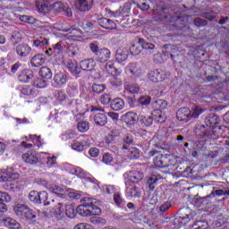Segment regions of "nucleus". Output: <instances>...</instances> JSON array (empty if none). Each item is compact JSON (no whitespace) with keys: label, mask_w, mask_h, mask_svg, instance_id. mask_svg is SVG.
<instances>
[{"label":"nucleus","mask_w":229,"mask_h":229,"mask_svg":"<svg viewBox=\"0 0 229 229\" xmlns=\"http://www.w3.org/2000/svg\"><path fill=\"white\" fill-rule=\"evenodd\" d=\"M77 214L83 217H89V216H99L101 214V208L96 206L95 199H84V203L77 207Z\"/></svg>","instance_id":"1"},{"label":"nucleus","mask_w":229,"mask_h":229,"mask_svg":"<svg viewBox=\"0 0 229 229\" xmlns=\"http://www.w3.org/2000/svg\"><path fill=\"white\" fill-rule=\"evenodd\" d=\"M154 157V164L156 167H169L171 165V155L165 154V156L162 155L160 150L152 149L148 152V158Z\"/></svg>","instance_id":"2"},{"label":"nucleus","mask_w":229,"mask_h":229,"mask_svg":"<svg viewBox=\"0 0 229 229\" xmlns=\"http://www.w3.org/2000/svg\"><path fill=\"white\" fill-rule=\"evenodd\" d=\"M173 9L171 7L164 6H157V10H154L153 14L157 15L158 13V19L160 21H164V22H168L171 24L173 22Z\"/></svg>","instance_id":"3"},{"label":"nucleus","mask_w":229,"mask_h":229,"mask_svg":"<svg viewBox=\"0 0 229 229\" xmlns=\"http://www.w3.org/2000/svg\"><path fill=\"white\" fill-rule=\"evenodd\" d=\"M126 185V196L128 198H140L142 196V188L135 185L134 183L130 184V181L125 182Z\"/></svg>","instance_id":"4"},{"label":"nucleus","mask_w":229,"mask_h":229,"mask_svg":"<svg viewBox=\"0 0 229 229\" xmlns=\"http://www.w3.org/2000/svg\"><path fill=\"white\" fill-rule=\"evenodd\" d=\"M148 76V80L150 81H153V83H160L165 79V74L164 73V71L158 69L150 71Z\"/></svg>","instance_id":"5"},{"label":"nucleus","mask_w":229,"mask_h":229,"mask_svg":"<svg viewBox=\"0 0 229 229\" xmlns=\"http://www.w3.org/2000/svg\"><path fill=\"white\" fill-rule=\"evenodd\" d=\"M69 77L65 72H57L54 76V83L58 89L64 87L67 83Z\"/></svg>","instance_id":"6"},{"label":"nucleus","mask_w":229,"mask_h":229,"mask_svg":"<svg viewBox=\"0 0 229 229\" xmlns=\"http://www.w3.org/2000/svg\"><path fill=\"white\" fill-rule=\"evenodd\" d=\"M179 218L177 219V223L181 225V226H183L187 225L192 219V214L191 213V210L189 209H180L179 210Z\"/></svg>","instance_id":"7"},{"label":"nucleus","mask_w":229,"mask_h":229,"mask_svg":"<svg viewBox=\"0 0 229 229\" xmlns=\"http://www.w3.org/2000/svg\"><path fill=\"white\" fill-rule=\"evenodd\" d=\"M54 7L58 13H63L66 17H72V11L67 4H64L62 2H56L54 4Z\"/></svg>","instance_id":"8"},{"label":"nucleus","mask_w":229,"mask_h":229,"mask_svg":"<svg viewBox=\"0 0 229 229\" xmlns=\"http://www.w3.org/2000/svg\"><path fill=\"white\" fill-rule=\"evenodd\" d=\"M23 162L26 164H30V165H34L38 163V157H37V152L30 150L22 155Z\"/></svg>","instance_id":"9"},{"label":"nucleus","mask_w":229,"mask_h":229,"mask_svg":"<svg viewBox=\"0 0 229 229\" xmlns=\"http://www.w3.org/2000/svg\"><path fill=\"white\" fill-rule=\"evenodd\" d=\"M122 121L129 124V126H133V124H137V121H139V116L134 112H127L122 116Z\"/></svg>","instance_id":"10"},{"label":"nucleus","mask_w":229,"mask_h":229,"mask_svg":"<svg viewBox=\"0 0 229 229\" xmlns=\"http://www.w3.org/2000/svg\"><path fill=\"white\" fill-rule=\"evenodd\" d=\"M16 53L20 58H26L31 53V47L26 44H20L16 47Z\"/></svg>","instance_id":"11"},{"label":"nucleus","mask_w":229,"mask_h":229,"mask_svg":"<svg viewBox=\"0 0 229 229\" xmlns=\"http://www.w3.org/2000/svg\"><path fill=\"white\" fill-rule=\"evenodd\" d=\"M111 52L106 47L100 48L98 55L95 57L97 62L100 64H105L110 59Z\"/></svg>","instance_id":"12"},{"label":"nucleus","mask_w":229,"mask_h":229,"mask_svg":"<svg viewBox=\"0 0 229 229\" xmlns=\"http://www.w3.org/2000/svg\"><path fill=\"white\" fill-rule=\"evenodd\" d=\"M43 1L44 2L38 1L36 3V7L39 13H43L44 15H46L47 13H49V11L51 10L49 2H51L53 0H43Z\"/></svg>","instance_id":"13"},{"label":"nucleus","mask_w":229,"mask_h":229,"mask_svg":"<svg viewBox=\"0 0 229 229\" xmlns=\"http://www.w3.org/2000/svg\"><path fill=\"white\" fill-rule=\"evenodd\" d=\"M176 117L178 121H189L191 119V109L189 107H181L177 110Z\"/></svg>","instance_id":"14"},{"label":"nucleus","mask_w":229,"mask_h":229,"mask_svg":"<svg viewBox=\"0 0 229 229\" xmlns=\"http://www.w3.org/2000/svg\"><path fill=\"white\" fill-rule=\"evenodd\" d=\"M128 55H130V53L128 52V48L126 47L118 48L115 54L116 62H118V64H123L125 60H128Z\"/></svg>","instance_id":"15"},{"label":"nucleus","mask_w":229,"mask_h":229,"mask_svg":"<svg viewBox=\"0 0 229 229\" xmlns=\"http://www.w3.org/2000/svg\"><path fill=\"white\" fill-rule=\"evenodd\" d=\"M98 24L105 30H116L117 29V23L115 21L107 19V18H100L98 19Z\"/></svg>","instance_id":"16"},{"label":"nucleus","mask_w":229,"mask_h":229,"mask_svg":"<svg viewBox=\"0 0 229 229\" xmlns=\"http://www.w3.org/2000/svg\"><path fill=\"white\" fill-rule=\"evenodd\" d=\"M75 7L80 12H87L92 8V0H75Z\"/></svg>","instance_id":"17"},{"label":"nucleus","mask_w":229,"mask_h":229,"mask_svg":"<svg viewBox=\"0 0 229 229\" xmlns=\"http://www.w3.org/2000/svg\"><path fill=\"white\" fill-rule=\"evenodd\" d=\"M12 200L10 194L0 191V209L2 212H8V208L5 203H9Z\"/></svg>","instance_id":"18"},{"label":"nucleus","mask_w":229,"mask_h":229,"mask_svg":"<svg viewBox=\"0 0 229 229\" xmlns=\"http://www.w3.org/2000/svg\"><path fill=\"white\" fill-rule=\"evenodd\" d=\"M64 47H62V42H58L55 45L53 48V56L56 58L58 56V64H62L64 62Z\"/></svg>","instance_id":"19"},{"label":"nucleus","mask_w":229,"mask_h":229,"mask_svg":"<svg viewBox=\"0 0 229 229\" xmlns=\"http://www.w3.org/2000/svg\"><path fill=\"white\" fill-rule=\"evenodd\" d=\"M3 223L8 229H21L22 228V226H21V224L17 220L13 219L12 217L3 218Z\"/></svg>","instance_id":"20"},{"label":"nucleus","mask_w":229,"mask_h":229,"mask_svg":"<svg viewBox=\"0 0 229 229\" xmlns=\"http://www.w3.org/2000/svg\"><path fill=\"white\" fill-rule=\"evenodd\" d=\"M80 65L82 71H87V72L94 71V68L96 67V61H94V59L92 58H89L81 61L80 63Z\"/></svg>","instance_id":"21"},{"label":"nucleus","mask_w":229,"mask_h":229,"mask_svg":"<svg viewBox=\"0 0 229 229\" xmlns=\"http://www.w3.org/2000/svg\"><path fill=\"white\" fill-rule=\"evenodd\" d=\"M18 80L21 83H28L30 80H33V71L31 70H23L19 75Z\"/></svg>","instance_id":"22"},{"label":"nucleus","mask_w":229,"mask_h":229,"mask_svg":"<svg viewBox=\"0 0 229 229\" xmlns=\"http://www.w3.org/2000/svg\"><path fill=\"white\" fill-rule=\"evenodd\" d=\"M153 106L156 108V110L153 111L152 115L160 114L162 110H165V108H167V101L164 99H157L153 103Z\"/></svg>","instance_id":"23"},{"label":"nucleus","mask_w":229,"mask_h":229,"mask_svg":"<svg viewBox=\"0 0 229 229\" xmlns=\"http://www.w3.org/2000/svg\"><path fill=\"white\" fill-rule=\"evenodd\" d=\"M205 124L209 128H214L216 124H219V116L214 113L208 114L205 118Z\"/></svg>","instance_id":"24"},{"label":"nucleus","mask_w":229,"mask_h":229,"mask_svg":"<svg viewBox=\"0 0 229 229\" xmlns=\"http://www.w3.org/2000/svg\"><path fill=\"white\" fill-rule=\"evenodd\" d=\"M46 63V55L42 54H38L34 55L30 60V64L32 67H40L41 65H44Z\"/></svg>","instance_id":"25"},{"label":"nucleus","mask_w":229,"mask_h":229,"mask_svg":"<svg viewBox=\"0 0 229 229\" xmlns=\"http://www.w3.org/2000/svg\"><path fill=\"white\" fill-rule=\"evenodd\" d=\"M93 121L98 126H105L108 123V118L105 113H97L94 115Z\"/></svg>","instance_id":"26"},{"label":"nucleus","mask_w":229,"mask_h":229,"mask_svg":"<svg viewBox=\"0 0 229 229\" xmlns=\"http://www.w3.org/2000/svg\"><path fill=\"white\" fill-rule=\"evenodd\" d=\"M40 196H47V193L46 191H43L42 193H38V191H32L29 194V199L30 201H32V203H42V198Z\"/></svg>","instance_id":"27"},{"label":"nucleus","mask_w":229,"mask_h":229,"mask_svg":"<svg viewBox=\"0 0 229 229\" xmlns=\"http://www.w3.org/2000/svg\"><path fill=\"white\" fill-rule=\"evenodd\" d=\"M139 123L140 124H141V126H151V124H153V121H154V116L152 115H144V114H140L139 116Z\"/></svg>","instance_id":"28"},{"label":"nucleus","mask_w":229,"mask_h":229,"mask_svg":"<svg viewBox=\"0 0 229 229\" xmlns=\"http://www.w3.org/2000/svg\"><path fill=\"white\" fill-rule=\"evenodd\" d=\"M111 108L115 112H119V110H123L124 108V100L123 98H114L111 101Z\"/></svg>","instance_id":"29"},{"label":"nucleus","mask_w":229,"mask_h":229,"mask_svg":"<svg viewBox=\"0 0 229 229\" xmlns=\"http://www.w3.org/2000/svg\"><path fill=\"white\" fill-rule=\"evenodd\" d=\"M67 69L72 72L73 76H78L81 72V69L78 67V63L75 61H70L67 63Z\"/></svg>","instance_id":"30"},{"label":"nucleus","mask_w":229,"mask_h":229,"mask_svg":"<svg viewBox=\"0 0 229 229\" xmlns=\"http://www.w3.org/2000/svg\"><path fill=\"white\" fill-rule=\"evenodd\" d=\"M13 210L16 216H18V217L24 219V215L26 214V210H28V206L22 205V204H17L13 208Z\"/></svg>","instance_id":"31"},{"label":"nucleus","mask_w":229,"mask_h":229,"mask_svg":"<svg viewBox=\"0 0 229 229\" xmlns=\"http://www.w3.org/2000/svg\"><path fill=\"white\" fill-rule=\"evenodd\" d=\"M105 70L108 74H111L112 76H119L121 74V72L117 70V68L114 67V63L107 62L105 65Z\"/></svg>","instance_id":"32"},{"label":"nucleus","mask_w":229,"mask_h":229,"mask_svg":"<svg viewBox=\"0 0 229 229\" xmlns=\"http://www.w3.org/2000/svg\"><path fill=\"white\" fill-rule=\"evenodd\" d=\"M128 69L132 76H140L142 74L140 66H139L136 63H131L128 65Z\"/></svg>","instance_id":"33"},{"label":"nucleus","mask_w":229,"mask_h":229,"mask_svg":"<svg viewBox=\"0 0 229 229\" xmlns=\"http://www.w3.org/2000/svg\"><path fill=\"white\" fill-rule=\"evenodd\" d=\"M125 150V154L131 160H135L140 157V154L139 153V149H137V148H127V149Z\"/></svg>","instance_id":"34"},{"label":"nucleus","mask_w":229,"mask_h":229,"mask_svg":"<svg viewBox=\"0 0 229 229\" xmlns=\"http://www.w3.org/2000/svg\"><path fill=\"white\" fill-rule=\"evenodd\" d=\"M144 178V174L141 172H134L129 176V181L131 183H139V182H142Z\"/></svg>","instance_id":"35"},{"label":"nucleus","mask_w":229,"mask_h":229,"mask_svg":"<svg viewBox=\"0 0 229 229\" xmlns=\"http://www.w3.org/2000/svg\"><path fill=\"white\" fill-rule=\"evenodd\" d=\"M124 89L125 90H127V92H130V94H139V92L140 91L139 84L133 82L130 84H125Z\"/></svg>","instance_id":"36"},{"label":"nucleus","mask_w":229,"mask_h":229,"mask_svg":"<svg viewBox=\"0 0 229 229\" xmlns=\"http://www.w3.org/2000/svg\"><path fill=\"white\" fill-rule=\"evenodd\" d=\"M39 75L41 78H43V80H51V78H53V72H51V69L47 66L41 67L39 70Z\"/></svg>","instance_id":"37"},{"label":"nucleus","mask_w":229,"mask_h":229,"mask_svg":"<svg viewBox=\"0 0 229 229\" xmlns=\"http://www.w3.org/2000/svg\"><path fill=\"white\" fill-rule=\"evenodd\" d=\"M21 94H23V96H30V98H35L38 92L37 89H35V88L31 86H26L21 89Z\"/></svg>","instance_id":"38"},{"label":"nucleus","mask_w":229,"mask_h":229,"mask_svg":"<svg viewBox=\"0 0 229 229\" xmlns=\"http://www.w3.org/2000/svg\"><path fill=\"white\" fill-rule=\"evenodd\" d=\"M158 183V177L157 175H151L147 180V186L148 187L149 191H155Z\"/></svg>","instance_id":"39"},{"label":"nucleus","mask_w":229,"mask_h":229,"mask_svg":"<svg viewBox=\"0 0 229 229\" xmlns=\"http://www.w3.org/2000/svg\"><path fill=\"white\" fill-rule=\"evenodd\" d=\"M130 53L134 56H137V55H140V53H142V45L140 43V39L136 44L131 46Z\"/></svg>","instance_id":"40"},{"label":"nucleus","mask_w":229,"mask_h":229,"mask_svg":"<svg viewBox=\"0 0 229 229\" xmlns=\"http://www.w3.org/2000/svg\"><path fill=\"white\" fill-rule=\"evenodd\" d=\"M89 128H90V123L87 121H81L77 124V129L79 131H81V133H85L89 131Z\"/></svg>","instance_id":"41"},{"label":"nucleus","mask_w":229,"mask_h":229,"mask_svg":"<svg viewBox=\"0 0 229 229\" xmlns=\"http://www.w3.org/2000/svg\"><path fill=\"white\" fill-rule=\"evenodd\" d=\"M203 112H204L203 108H201L199 106H196L191 108L190 117L191 119H198Z\"/></svg>","instance_id":"42"},{"label":"nucleus","mask_w":229,"mask_h":229,"mask_svg":"<svg viewBox=\"0 0 229 229\" xmlns=\"http://www.w3.org/2000/svg\"><path fill=\"white\" fill-rule=\"evenodd\" d=\"M162 53L164 56H166L167 58L171 56V58H173V45L171 44L164 45L162 47Z\"/></svg>","instance_id":"43"},{"label":"nucleus","mask_w":229,"mask_h":229,"mask_svg":"<svg viewBox=\"0 0 229 229\" xmlns=\"http://www.w3.org/2000/svg\"><path fill=\"white\" fill-rule=\"evenodd\" d=\"M65 214L67 217H70L71 219L76 217V211L74 210V206H72V204H67L65 206Z\"/></svg>","instance_id":"44"},{"label":"nucleus","mask_w":229,"mask_h":229,"mask_svg":"<svg viewBox=\"0 0 229 229\" xmlns=\"http://www.w3.org/2000/svg\"><path fill=\"white\" fill-rule=\"evenodd\" d=\"M13 171H15L13 167H7V169L5 170L7 182L8 180H19V174L13 173Z\"/></svg>","instance_id":"45"},{"label":"nucleus","mask_w":229,"mask_h":229,"mask_svg":"<svg viewBox=\"0 0 229 229\" xmlns=\"http://www.w3.org/2000/svg\"><path fill=\"white\" fill-rule=\"evenodd\" d=\"M109 83L110 85H112V87L117 88V87H122L123 86V79L113 75L110 79H109Z\"/></svg>","instance_id":"46"},{"label":"nucleus","mask_w":229,"mask_h":229,"mask_svg":"<svg viewBox=\"0 0 229 229\" xmlns=\"http://www.w3.org/2000/svg\"><path fill=\"white\" fill-rule=\"evenodd\" d=\"M226 130V126L224 125H216L213 127L212 133L215 135V137H221L223 133H225V131Z\"/></svg>","instance_id":"47"},{"label":"nucleus","mask_w":229,"mask_h":229,"mask_svg":"<svg viewBox=\"0 0 229 229\" xmlns=\"http://www.w3.org/2000/svg\"><path fill=\"white\" fill-rule=\"evenodd\" d=\"M90 223H92V225H98L100 226H105V225H106V220L105 218H101L98 216H91L89 218Z\"/></svg>","instance_id":"48"},{"label":"nucleus","mask_w":229,"mask_h":229,"mask_svg":"<svg viewBox=\"0 0 229 229\" xmlns=\"http://www.w3.org/2000/svg\"><path fill=\"white\" fill-rule=\"evenodd\" d=\"M195 133L199 137H205V135H207V128L203 124H197L195 127Z\"/></svg>","instance_id":"49"},{"label":"nucleus","mask_w":229,"mask_h":229,"mask_svg":"<svg viewBox=\"0 0 229 229\" xmlns=\"http://www.w3.org/2000/svg\"><path fill=\"white\" fill-rule=\"evenodd\" d=\"M50 192H53L54 194H56L57 196H63L64 191V188L58 186V185H52L48 187Z\"/></svg>","instance_id":"50"},{"label":"nucleus","mask_w":229,"mask_h":229,"mask_svg":"<svg viewBox=\"0 0 229 229\" xmlns=\"http://www.w3.org/2000/svg\"><path fill=\"white\" fill-rule=\"evenodd\" d=\"M89 49L91 53H93L95 58L98 55V53L101 51V48H99V43L97 41L89 43Z\"/></svg>","instance_id":"51"},{"label":"nucleus","mask_w":229,"mask_h":229,"mask_svg":"<svg viewBox=\"0 0 229 229\" xmlns=\"http://www.w3.org/2000/svg\"><path fill=\"white\" fill-rule=\"evenodd\" d=\"M102 162L106 165H110L114 162V156L111 153L106 152L102 157Z\"/></svg>","instance_id":"52"},{"label":"nucleus","mask_w":229,"mask_h":229,"mask_svg":"<svg viewBox=\"0 0 229 229\" xmlns=\"http://www.w3.org/2000/svg\"><path fill=\"white\" fill-rule=\"evenodd\" d=\"M133 144V136H131V134H127L124 138H123V145L122 149H128V146Z\"/></svg>","instance_id":"53"},{"label":"nucleus","mask_w":229,"mask_h":229,"mask_svg":"<svg viewBox=\"0 0 229 229\" xmlns=\"http://www.w3.org/2000/svg\"><path fill=\"white\" fill-rule=\"evenodd\" d=\"M9 69L10 64L8 63V61L4 59H0V72H3V74H4V72H8Z\"/></svg>","instance_id":"54"},{"label":"nucleus","mask_w":229,"mask_h":229,"mask_svg":"<svg viewBox=\"0 0 229 229\" xmlns=\"http://www.w3.org/2000/svg\"><path fill=\"white\" fill-rule=\"evenodd\" d=\"M169 208H171V202L170 201H166L165 203L162 204V206L158 208H154L152 209L153 212H158V210L162 213V212H166V210H169Z\"/></svg>","instance_id":"55"},{"label":"nucleus","mask_w":229,"mask_h":229,"mask_svg":"<svg viewBox=\"0 0 229 229\" xmlns=\"http://www.w3.org/2000/svg\"><path fill=\"white\" fill-rule=\"evenodd\" d=\"M37 217V214H35V211L30 209V208H27V210L25 211V214L23 215V219H29L30 221L35 219Z\"/></svg>","instance_id":"56"},{"label":"nucleus","mask_w":229,"mask_h":229,"mask_svg":"<svg viewBox=\"0 0 229 229\" xmlns=\"http://www.w3.org/2000/svg\"><path fill=\"white\" fill-rule=\"evenodd\" d=\"M49 44V41L46 38H41L39 39L34 40L33 46L35 47H42L44 46H47Z\"/></svg>","instance_id":"57"},{"label":"nucleus","mask_w":229,"mask_h":229,"mask_svg":"<svg viewBox=\"0 0 229 229\" xmlns=\"http://www.w3.org/2000/svg\"><path fill=\"white\" fill-rule=\"evenodd\" d=\"M20 21H21V22H27V24H35V22H37V19L28 15H21Z\"/></svg>","instance_id":"58"},{"label":"nucleus","mask_w":229,"mask_h":229,"mask_svg":"<svg viewBox=\"0 0 229 229\" xmlns=\"http://www.w3.org/2000/svg\"><path fill=\"white\" fill-rule=\"evenodd\" d=\"M216 15L217 14L214 11L203 12L201 13V17H203L204 19H208V21H214Z\"/></svg>","instance_id":"59"},{"label":"nucleus","mask_w":229,"mask_h":229,"mask_svg":"<svg viewBox=\"0 0 229 229\" xmlns=\"http://www.w3.org/2000/svg\"><path fill=\"white\" fill-rule=\"evenodd\" d=\"M140 44L141 45V49H155V45L145 41L144 38H140Z\"/></svg>","instance_id":"60"},{"label":"nucleus","mask_w":229,"mask_h":229,"mask_svg":"<svg viewBox=\"0 0 229 229\" xmlns=\"http://www.w3.org/2000/svg\"><path fill=\"white\" fill-rule=\"evenodd\" d=\"M138 103H140V105H141L142 106H147V105H149V103H151V97L148 95L142 96L138 99Z\"/></svg>","instance_id":"61"},{"label":"nucleus","mask_w":229,"mask_h":229,"mask_svg":"<svg viewBox=\"0 0 229 229\" xmlns=\"http://www.w3.org/2000/svg\"><path fill=\"white\" fill-rule=\"evenodd\" d=\"M34 86L37 87V89H46V87H47V82L46 80H44V78L37 79L34 81Z\"/></svg>","instance_id":"62"},{"label":"nucleus","mask_w":229,"mask_h":229,"mask_svg":"<svg viewBox=\"0 0 229 229\" xmlns=\"http://www.w3.org/2000/svg\"><path fill=\"white\" fill-rule=\"evenodd\" d=\"M207 228H208V224L207 222L197 221L192 225L191 229H207Z\"/></svg>","instance_id":"63"},{"label":"nucleus","mask_w":229,"mask_h":229,"mask_svg":"<svg viewBox=\"0 0 229 229\" xmlns=\"http://www.w3.org/2000/svg\"><path fill=\"white\" fill-rule=\"evenodd\" d=\"M106 86L105 84H93L92 85V91L95 94H101V92H103V90H105Z\"/></svg>","instance_id":"64"}]
</instances>
